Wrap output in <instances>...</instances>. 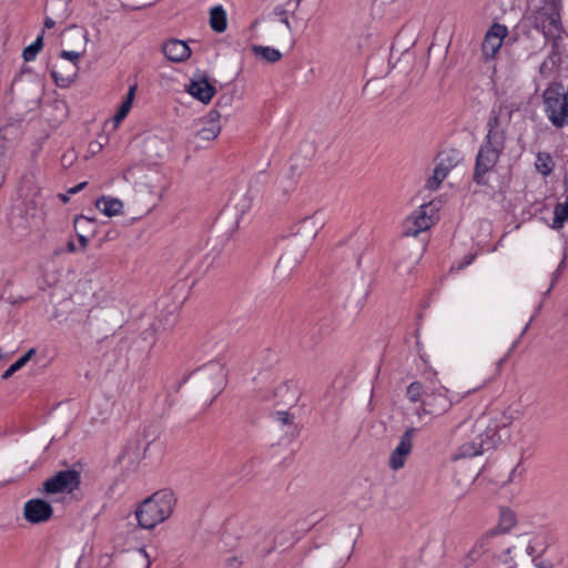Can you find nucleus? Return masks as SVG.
Listing matches in <instances>:
<instances>
[{
  "instance_id": "obj_45",
  "label": "nucleus",
  "mask_w": 568,
  "mask_h": 568,
  "mask_svg": "<svg viewBox=\"0 0 568 568\" xmlns=\"http://www.w3.org/2000/svg\"><path fill=\"white\" fill-rule=\"evenodd\" d=\"M134 559L142 561L144 565V568L149 567V565H150L148 555L144 549H139V551L134 555Z\"/></svg>"
},
{
  "instance_id": "obj_21",
  "label": "nucleus",
  "mask_w": 568,
  "mask_h": 568,
  "mask_svg": "<svg viewBox=\"0 0 568 568\" xmlns=\"http://www.w3.org/2000/svg\"><path fill=\"white\" fill-rule=\"evenodd\" d=\"M484 444L479 439H475V433L473 428H470V434L468 439L463 443L453 455V459H462V458H471L486 453L484 449Z\"/></svg>"
},
{
  "instance_id": "obj_34",
  "label": "nucleus",
  "mask_w": 568,
  "mask_h": 568,
  "mask_svg": "<svg viewBox=\"0 0 568 568\" xmlns=\"http://www.w3.org/2000/svg\"><path fill=\"white\" fill-rule=\"evenodd\" d=\"M426 390L427 388L425 389L420 382H413L407 387L406 396L413 403H423V398L425 396Z\"/></svg>"
},
{
  "instance_id": "obj_15",
  "label": "nucleus",
  "mask_w": 568,
  "mask_h": 568,
  "mask_svg": "<svg viewBox=\"0 0 568 568\" xmlns=\"http://www.w3.org/2000/svg\"><path fill=\"white\" fill-rule=\"evenodd\" d=\"M416 433V428L408 427L405 433L400 436L397 447L393 450L389 456L388 465L393 470H398L404 467L407 456L410 454L413 448V438Z\"/></svg>"
},
{
  "instance_id": "obj_29",
  "label": "nucleus",
  "mask_w": 568,
  "mask_h": 568,
  "mask_svg": "<svg viewBox=\"0 0 568 568\" xmlns=\"http://www.w3.org/2000/svg\"><path fill=\"white\" fill-rule=\"evenodd\" d=\"M555 168V162L550 154L539 152L536 155L535 169L542 175H549Z\"/></svg>"
},
{
  "instance_id": "obj_48",
  "label": "nucleus",
  "mask_w": 568,
  "mask_h": 568,
  "mask_svg": "<svg viewBox=\"0 0 568 568\" xmlns=\"http://www.w3.org/2000/svg\"><path fill=\"white\" fill-rule=\"evenodd\" d=\"M87 184H88V182L84 181V182L77 184L73 187H70L68 190V194H77L78 192L82 191L87 186Z\"/></svg>"
},
{
  "instance_id": "obj_25",
  "label": "nucleus",
  "mask_w": 568,
  "mask_h": 568,
  "mask_svg": "<svg viewBox=\"0 0 568 568\" xmlns=\"http://www.w3.org/2000/svg\"><path fill=\"white\" fill-rule=\"evenodd\" d=\"M293 534L291 529L286 528H277L275 531V536L270 547L264 548L265 555H270L278 547L288 548L293 545Z\"/></svg>"
},
{
  "instance_id": "obj_11",
  "label": "nucleus",
  "mask_w": 568,
  "mask_h": 568,
  "mask_svg": "<svg viewBox=\"0 0 568 568\" xmlns=\"http://www.w3.org/2000/svg\"><path fill=\"white\" fill-rule=\"evenodd\" d=\"M448 389L444 386L427 388L423 398L422 410L425 415L442 416L447 413L454 400L447 395Z\"/></svg>"
},
{
  "instance_id": "obj_33",
  "label": "nucleus",
  "mask_w": 568,
  "mask_h": 568,
  "mask_svg": "<svg viewBox=\"0 0 568 568\" xmlns=\"http://www.w3.org/2000/svg\"><path fill=\"white\" fill-rule=\"evenodd\" d=\"M43 48V34H40L31 44L26 47L22 52V58L24 61H32L36 59L37 54Z\"/></svg>"
},
{
  "instance_id": "obj_22",
  "label": "nucleus",
  "mask_w": 568,
  "mask_h": 568,
  "mask_svg": "<svg viewBox=\"0 0 568 568\" xmlns=\"http://www.w3.org/2000/svg\"><path fill=\"white\" fill-rule=\"evenodd\" d=\"M439 162L436 168L443 171L445 174H448L452 169H454L460 161L462 155L460 152L456 149L444 150L438 154Z\"/></svg>"
},
{
  "instance_id": "obj_9",
  "label": "nucleus",
  "mask_w": 568,
  "mask_h": 568,
  "mask_svg": "<svg viewBox=\"0 0 568 568\" xmlns=\"http://www.w3.org/2000/svg\"><path fill=\"white\" fill-rule=\"evenodd\" d=\"M503 152L483 144L476 156L473 181L489 186L487 174L494 170Z\"/></svg>"
},
{
  "instance_id": "obj_56",
  "label": "nucleus",
  "mask_w": 568,
  "mask_h": 568,
  "mask_svg": "<svg viewBox=\"0 0 568 568\" xmlns=\"http://www.w3.org/2000/svg\"><path fill=\"white\" fill-rule=\"evenodd\" d=\"M125 118L123 115H120L119 113H115L113 116L114 125L118 126Z\"/></svg>"
},
{
  "instance_id": "obj_24",
  "label": "nucleus",
  "mask_w": 568,
  "mask_h": 568,
  "mask_svg": "<svg viewBox=\"0 0 568 568\" xmlns=\"http://www.w3.org/2000/svg\"><path fill=\"white\" fill-rule=\"evenodd\" d=\"M537 537L540 539L535 546V551L544 554L549 546L554 545L557 540L556 528L552 525L540 526L538 528Z\"/></svg>"
},
{
  "instance_id": "obj_55",
  "label": "nucleus",
  "mask_w": 568,
  "mask_h": 568,
  "mask_svg": "<svg viewBox=\"0 0 568 568\" xmlns=\"http://www.w3.org/2000/svg\"><path fill=\"white\" fill-rule=\"evenodd\" d=\"M67 252H69V253H74V252H77V246H75V244H74V242H73V241H69V242L67 243Z\"/></svg>"
},
{
  "instance_id": "obj_5",
  "label": "nucleus",
  "mask_w": 568,
  "mask_h": 568,
  "mask_svg": "<svg viewBox=\"0 0 568 568\" xmlns=\"http://www.w3.org/2000/svg\"><path fill=\"white\" fill-rule=\"evenodd\" d=\"M349 555L338 551L333 545L315 546L310 548L303 559V568H343Z\"/></svg>"
},
{
  "instance_id": "obj_51",
  "label": "nucleus",
  "mask_w": 568,
  "mask_h": 568,
  "mask_svg": "<svg viewBox=\"0 0 568 568\" xmlns=\"http://www.w3.org/2000/svg\"><path fill=\"white\" fill-rule=\"evenodd\" d=\"M302 0H290L286 3V7H292V11L294 12L300 7Z\"/></svg>"
},
{
  "instance_id": "obj_16",
  "label": "nucleus",
  "mask_w": 568,
  "mask_h": 568,
  "mask_svg": "<svg viewBox=\"0 0 568 568\" xmlns=\"http://www.w3.org/2000/svg\"><path fill=\"white\" fill-rule=\"evenodd\" d=\"M507 36V28L499 23H494L487 31L481 43V52L486 60L493 58L503 44V39Z\"/></svg>"
},
{
  "instance_id": "obj_50",
  "label": "nucleus",
  "mask_w": 568,
  "mask_h": 568,
  "mask_svg": "<svg viewBox=\"0 0 568 568\" xmlns=\"http://www.w3.org/2000/svg\"><path fill=\"white\" fill-rule=\"evenodd\" d=\"M536 568H555V565L551 561L542 560L538 564H535Z\"/></svg>"
},
{
  "instance_id": "obj_2",
  "label": "nucleus",
  "mask_w": 568,
  "mask_h": 568,
  "mask_svg": "<svg viewBox=\"0 0 568 568\" xmlns=\"http://www.w3.org/2000/svg\"><path fill=\"white\" fill-rule=\"evenodd\" d=\"M176 498L170 489H161L139 504L135 510L138 524L143 529H152L166 520L173 513Z\"/></svg>"
},
{
  "instance_id": "obj_17",
  "label": "nucleus",
  "mask_w": 568,
  "mask_h": 568,
  "mask_svg": "<svg viewBox=\"0 0 568 568\" xmlns=\"http://www.w3.org/2000/svg\"><path fill=\"white\" fill-rule=\"evenodd\" d=\"M276 405L293 407L300 399V389L292 381L283 382L273 390Z\"/></svg>"
},
{
  "instance_id": "obj_13",
  "label": "nucleus",
  "mask_w": 568,
  "mask_h": 568,
  "mask_svg": "<svg viewBox=\"0 0 568 568\" xmlns=\"http://www.w3.org/2000/svg\"><path fill=\"white\" fill-rule=\"evenodd\" d=\"M53 516L52 505L41 498L28 500L23 506L24 519L33 525L47 523Z\"/></svg>"
},
{
  "instance_id": "obj_54",
  "label": "nucleus",
  "mask_w": 568,
  "mask_h": 568,
  "mask_svg": "<svg viewBox=\"0 0 568 568\" xmlns=\"http://www.w3.org/2000/svg\"><path fill=\"white\" fill-rule=\"evenodd\" d=\"M55 26V21L50 18V17H47L45 20H44V27L48 28V29H51Z\"/></svg>"
},
{
  "instance_id": "obj_32",
  "label": "nucleus",
  "mask_w": 568,
  "mask_h": 568,
  "mask_svg": "<svg viewBox=\"0 0 568 568\" xmlns=\"http://www.w3.org/2000/svg\"><path fill=\"white\" fill-rule=\"evenodd\" d=\"M415 229L412 231L413 235H417L422 231L429 229V219L426 216L425 205L419 206V210L414 215Z\"/></svg>"
},
{
  "instance_id": "obj_59",
  "label": "nucleus",
  "mask_w": 568,
  "mask_h": 568,
  "mask_svg": "<svg viewBox=\"0 0 568 568\" xmlns=\"http://www.w3.org/2000/svg\"><path fill=\"white\" fill-rule=\"evenodd\" d=\"M13 375V373L11 371H9V368L2 374V379H8L9 377H11Z\"/></svg>"
},
{
  "instance_id": "obj_26",
  "label": "nucleus",
  "mask_w": 568,
  "mask_h": 568,
  "mask_svg": "<svg viewBox=\"0 0 568 568\" xmlns=\"http://www.w3.org/2000/svg\"><path fill=\"white\" fill-rule=\"evenodd\" d=\"M75 233L88 234L94 236L97 234V220L83 214L77 215L73 220Z\"/></svg>"
},
{
  "instance_id": "obj_63",
  "label": "nucleus",
  "mask_w": 568,
  "mask_h": 568,
  "mask_svg": "<svg viewBox=\"0 0 568 568\" xmlns=\"http://www.w3.org/2000/svg\"><path fill=\"white\" fill-rule=\"evenodd\" d=\"M466 428H467V423H463L458 427V429H466Z\"/></svg>"
},
{
  "instance_id": "obj_12",
  "label": "nucleus",
  "mask_w": 568,
  "mask_h": 568,
  "mask_svg": "<svg viewBox=\"0 0 568 568\" xmlns=\"http://www.w3.org/2000/svg\"><path fill=\"white\" fill-rule=\"evenodd\" d=\"M62 37L65 40L77 41L79 43V50H62L59 57L69 61V64H77V67H79L80 59L85 52V44L88 42L87 31L77 26H72L63 31Z\"/></svg>"
},
{
  "instance_id": "obj_27",
  "label": "nucleus",
  "mask_w": 568,
  "mask_h": 568,
  "mask_svg": "<svg viewBox=\"0 0 568 568\" xmlns=\"http://www.w3.org/2000/svg\"><path fill=\"white\" fill-rule=\"evenodd\" d=\"M210 26L215 32H224L227 27L226 11L219 4L210 10Z\"/></svg>"
},
{
  "instance_id": "obj_8",
  "label": "nucleus",
  "mask_w": 568,
  "mask_h": 568,
  "mask_svg": "<svg viewBox=\"0 0 568 568\" xmlns=\"http://www.w3.org/2000/svg\"><path fill=\"white\" fill-rule=\"evenodd\" d=\"M535 28L540 29L545 41L559 38L562 27L556 0L535 11Z\"/></svg>"
},
{
  "instance_id": "obj_23",
  "label": "nucleus",
  "mask_w": 568,
  "mask_h": 568,
  "mask_svg": "<svg viewBox=\"0 0 568 568\" xmlns=\"http://www.w3.org/2000/svg\"><path fill=\"white\" fill-rule=\"evenodd\" d=\"M95 207L104 215L111 217L121 213L123 203L121 200L102 195L95 201Z\"/></svg>"
},
{
  "instance_id": "obj_58",
  "label": "nucleus",
  "mask_w": 568,
  "mask_h": 568,
  "mask_svg": "<svg viewBox=\"0 0 568 568\" xmlns=\"http://www.w3.org/2000/svg\"><path fill=\"white\" fill-rule=\"evenodd\" d=\"M21 369V367L14 362L9 366V371H11L13 374Z\"/></svg>"
},
{
  "instance_id": "obj_19",
  "label": "nucleus",
  "mask_w": 568,
  "mask_h": 568,
  "mask_svg": "<svg viewBox=\"0 0 568 568\" xmlns=\"http://www.w3.org/2000/svg\"><path fill=\"white\" fill-rule=\"evenodd\" d=\"M79 67L64 62L54 63L50 70L54 83L59 88H68L77 78Z\"/></svg>"
},
{
  "instance_id": "obj_7",
  "label": "nucleus",
  "mask_w": 568,
  "mask_h": 568,
  "mask_svg": "<svg viewBox=\"0 0 568 568\" xmlns=\"http://www.w3.org/2000/svg\"><path fill=\"white\" fill-rule=\"evenodd\" d=\"M517 110L504 112V106L493 109L487 122L488 132L485 138V145L503 152L506 140V126Z\"/></svg>"
},
{
  "instance_id": "obj_1",
  "label": "nucleus",
  "mask_w": 568,
  "mask_h": 568,
  "mask_svg": "<svg viewBox=\"0 0 568 568\" xmlns=\"http://www.w3.org/2000/svg\"><path fill=\"white\" fill-rule=\"evenodd\" d=\"M324 220L320 212L306 216L293 226L290 236L284 239V253L275 266V274L278 277H286L297 267L311 245L312 241L323 227Z\"/></svg>"
},
{
  "instance_id": "obj_38",
  "label": "nucleus",
  "mask_w": 568,
  "mask_h": 568,
  "mask_svg": "<svg viewBox=\"0 0 568 568\" xmlns=\"http://www.w3.org/2000/svg\"><path fill=\"white\" fill-rule=\"evenodd\" d=\"M446 176L447 174L435 166L433 175L426 182V187L430 191L437 190Z\"/></svg>"
},
{
  "instance_id": "obj_30",
  "label": "nucleus",
  "mask_w": 568,
  "mask_h": 568,
  "mask_svg": "<svg viewBox=\"0 0 568 568\" xmlns=\"http://www.w3.org/2000/svg\"><path fill=\"white\" fill-rule=\"evenodd\" d=\"M275 419L283 425H286L288 429L286 430V435H290L291 437L298 436V427L294 423V416L285 410H277L275 414Z\"/></svg>"
},
{
  "instance_id": "obj_43",
  "label": "nucleus",
  "mask_w": 568,
  "mask_h": 568,
  "mask_svg": "<svg viewBox=\"0 0 568 568\" xmlns=\"http://www.w3.org/2000/svg\"><path fill=\"white\" fill-rule=\"evenodd\" d=\"M221 113L214 109L211 110L206 115V123L205 124H220Z\"/></svg>"
},
{
  "instance_id": "obj_62",
  "label": "nucleus",
  "mask_w": 568,
  "mask_h": 568,
  "mask_svg": "<svg viewBox=\"0 0 568 568\" xmlns=\"http://www.w3.org/2000/svg\"><path fill=\"white\" fill-rule=\"evenodd\" d=\"M527 552H528V555L532 554V546L531 545L527 546Z\"/></svg>"
},
{
  "instance_id": "obj_28",
  "label": "nucleus",
  "mask_w": 568,
  "mask_h": 568,
  "mask_svg": "<svg viewBox=\"0 0 568 568\" xmlns=\"http://www.w3.org/2000/svg\"><path fill=\"white\" fill-rule=\"evenodd\" d=\"M516 524V516L514 511L508 508L500 509L498 525L491 530L493 535L508 532Z\"/></svg>"
},
{
  "instance_id": "obj_10",
  "label": "nucleus",
  "mask_w": 568,
  "mask_h": 568,
  "mask_svg": "<svg viewBox=\"0 0 568 568\" xmlns=\"http://www.w3.org/2000/svg\"><path fill=\"white\" fill-rule=\"evenodd\" d=\"M81 485V473L74 468L60 470L43 483L47 494L72 493Z\"/></svg>"
},
{
  "instance_id": "obj_6",
  "label": "nucleus",
  "mask_w": 568,
  "mask_h": 568,
  "mask_svg": "<svg viewBox=\"0 0 568 568\" xmlns=\"http://www.w3.org/2000/svg\"><path fill=\"white\" fill-rule=\"evenodd\" d=\"M471 428L475 433V439L483 442L486 452L496 449L501 444L503 437L508 436L507 427L505 425L500 427L498 422L487 414L479 416Z\"/></svg>"
},
{
  "instance_id": "obj_52",
  "label": "nucleus",
  "mask_w": 568,
  "mask_h": 568,
  "mask_svg": "<svg viewBox=\"0 0 568 568\" xmlns=\"http://www.w3.org/2000/svg\"><path fill=\"white\" fill-rule=\"evenodd\" d=\"M248 526H250V528H252V529H256V534H262V537H263V538L265 537L266 532H265V531H262V527H258V524H257V523L253 521V523H251Z\"/></svg>"
},
{
  "instance_id": "obj_39",
  "label": "nucleus",
  "mask_w": 568,
  "mask_h": 568,
  "mask_svg": "<svg viewBox=\"0 0 568 568\" xmlns=\"http://www.w3.org/2000/svg\"><path fill=\"white\" fill-rule=\"evenodd\" d=\"M158 0H121L122 7L130 10H141L152 6Z\"/></svg>"
},
{
  "instance_id": "obj_53",
  "label": "nucleus",
  "mask_w": 568,
  "mask_h": 568,
  "mask_svg": "<svg viewBox=\"0 0 568 568\" xmlns=\"http://www.w3.org/2000/svg\"><path fill=\"white\" fill-rule=\"evenodd\" d=\"M529 20L530 18L525 16L519 24V29H521L524 32L526 31Z\"/></svg>"
},
{
  "instance_id": "obj_40",
  "label": "nucleus",
  "mask_w": 568,
  "mask_h": 568,
  "mask_svg": "<svg viewBox=\"0 0 568 568\" xmlns=\"http://www.w3.org/2000/svg\"><path fill=\"white\" fill-rule=\"evenodd\" d=\"M290 8H291V7L284 8V7H282V6H277V7H275V8H274V10H273V13H274L276 17H280L281 22L285 24V27H286V29H287L288 31H291V30H292L291 22H290L288 17H287V14H288V12H290Z\"/></svg>"
},
{
  "instance_id": "obj_31",
  "label": "nucleus",
  "mask_w": 568,
  "mask_h": 568,
  "mask_svg": "<svg viewBox=\"0 0 568 568\" xmlns=\"http://www.w3.org/2000/svg\"><path fill=\"white\" fill-rule=\"evenodd\" d=\"M252 51L255 55H261L265 61L271 63H275L282 58V53L271 47L253 45Z\"/></svg>"
},
{
  "instance_id": "obj_64",
  "label": "nucleus",
  "mask_w": 568,
  "mask_h": 568,
  "mask_svg": "<svg viewBox=\"0 0 568 568\" xmlns=\"http://www.w3.org/2000/svg\"><path fill=\"white\" fill-rule=\"evenodd\" d=\"M222 99H223V98H221V99L217 101L216 106H220V105L222 104Z\"/></svg>"
},
{
  "instance_id": "obj_61",
  "label": "nucleus",
  "mask_w": 568,
  "mask_h": 568,
  "mask_svg": "<svg viewBox=\"0 0 568 568\" xmlns=\"http://www.w3.org/2000/svg\"><path fill=\"white\" fill-rule=\"evenodd\" d=\"M531 323H532V316L529 318V321H528V323H527V325H526V327H525L524 332H526V331L528 329V327H529V325H530Z\"/></svg>"
},
{
  "instance_id": "obj_20",
  "label": "nucleus",
  "mask_w": 568,
  "mask_h": 568,
  "mask_svg": "<svg viewBox=\"0 0 568 568\" xmlns=\"http://www.w3.org/2000/svg\"><path fill=\"white\" fill-rule=\"evenodd\" d=\"M163 54L172 62L185 61L191 55V49L186 42L178 39H170L162 45Z\"/></svg>"
},
{
  "instance_id": "obj_14",
  "label": "nucleus",
  "mask_w": 568,
  "mask_h": 568,
  "mask_svg": "<svg viewBox=\"0 0 568 568\" xmlns=\"http://www.w3.org/2000/svg\"><path fill=\"white\" fill-rule=\"evenodd\" d=\"M186 92L194 99L207 104L216 93L215 87L205 73H195L186 85Z\"/></svg>"
},
{
  "instance_id": "obj_3",
  "label": "nucleus",
  "mask_w": 568,
  "mask_h": 568,
  "mask_svg": "<svg viewBox=\"0 0 568 568\" xmlns=\"http://www.w3.org/2000/svg\"><path fill=\"white\" fill-rule=\"evenodd\" d=\"M545 112L550 123L557 128L568 126V87L551 83L542 94Z\"/></svg>"
},
{
  "instance_id": "obj_49",
  "label": "nucleus",
  "mask_w": 568,
  "mask_h": 568,
  "mask_svg": "<svg viewBox=\"0 0 568 568\" xmlns=\"http://www.w3.org/2000/svg\"><path fill=\"white\" fill-rule=\"evenodd\" d=\"M226 566L230 568H239L241 566V562L236 557H231L226 560Z\"/></svg>"
},
{
  "instance_id": "obj_18",
  "label": "nucleus",
  "mask_w": 568,
  "mask_h": 568,
  "mask_svg": "<svg viewBox=\"0 0 568 568\" xmlns=\"http://www.w3.org/2000/svg\"><path fill=\"white\" fill-rule=\"evenodd\" d=\"M202 374L207 379V386L212 388L216 397L223 389L226 379L224 367L220 363H209L202 368Z\"/></svg>"
},
{
  "instance_id": "obj_4",
  "label": "nucleus",
  "mask_w": 568,
  "mask_h": 568,
  "mask_svg": "<svg viewBox=\"0 0 568 568\" xmlns=\"http://www.w3.org/2000/svg\"><path fill=\"white\" fill-rule=\"evenodd\" d=\"M10 91L14 99L26 103L29 109L38 106L43 97V85L40 79L27 70H22L14 78Z\"/></svg>"
},
{
  "instance_id": "obj_46",
  "label": "nucleus",
  "mask_w": 568,
  "mask_h": 568,
  "mask_svg": "<svg viewBox=\"0 0 568 568\" xmlns=\"http://www.w3.org/2000/svg\"><path fill=\"white\" fill-rule=\"evenodd\" d=\"M77 236H78V240H79L82 251H84L87 248L90 237H93L92 235L80 234V233H77Z\"/></svg>"
},
{
  "instance_id": "obj_42",
  "label": "nucleus",
  "mask_w": 568,
  "mask_h": 568,
  "mask_svg": "<svg viewBox=\"0 0 568 568\" xmlns=\"http://www.w3.org/2000/svg\"><path fill=\"white\" fill-rule=\"evenodd\" d=\"M37 353L36 348H30L28 352H26L21 357H19L16 363L22 368L30 359L31 357Z\"/></svg>"
},
{
  "instance_id": "obj_44",
  "label": "nucleus",
  "mask_w": 568,
  "mask_h": 568,
  "mask_svg": "<svg viewBox=\"0 0 568 568\" xmlns=\"http://www.w3.org/2000/svg\"><path fill=\"white\" fill-rule=\"evenodd\" d=\"M6 159H7V146H6L4 140L2 139V140H0V173H3L2 168L6 164Z\"/></svg>"
},
{
  "instance_id": "obj_60",
  "label": "nucleus",
  "mask_w": 568,
  "mask_h": 568,
  "mask_svg": "<svg viewBox=\"0 0 568 568\" xmlns=\"http://www.w3.org/2000/svg\"><path fill=\"white\" fill-rule=\"evenodd\" d=\"M59 197L60 200L63 202V203H67L69 201V194H59Z\"/></svg>"
},
{
  "instance_id": "obj_57",
  "label": "nucleus",
  "mask_w": 568,
  "mask_h": 568,
  "mask_svg": "<svg viewBox=\"0 0 568 568\" xmlns=\"http://www.w3.org/2000/svg\"><path fill=\"white\" fill-rule=\"evenodd\" d=\"M21 369V367L14 362L9 366V371H11L13 374Z\"/></svg>"
},
{
  "instance_id": "obj_47",
  "label": "nucleus",
  "mask_w": 568,
  "mask_h": 568,
  "mask_svg": "<svg viewBox=\"0 0 568 568\" xmlns=\"http://www.w3.org/2000/svg\"><path fill=\"white\" fill-rule=\"evenodd\" d=\"M475 256L473 254H467L463 257V260L459 262V265H458V270H462L466 266H468L469 264L473 263Z\"/></svg>"
},
{
  "instance_id": "obj_37",
  "label": "nucleus",
  "mask_w": 568,
  "mask_h": 568,
  "mask_svg": "<svg viewBox=\"0 0 568 568\" xmlns=\"http://www.w3.org/2000/svg\"><path fill=\"white\" fill-rule=\"evenodd\" d=\"M530 101H531V97L528 98V101L520 102L517 105L511 104L510 106H504V112H507L509 110H517L514 113V115H516L518 113L524 119H532V110L530 109Z\"/></svg>"
},
{
  "instance_id": "obj_41",
  "label": "nucleus",
  "mask_w": 568,
  "mask_h": 568,
  "mask_svg": "<svg viewBox=\"0 0 568 568\" xmlns=\"http://www.w3.org/2000/svg\"><path fill=\"white\" fill-rule=\"evenodd\" d=\"M71 0H55V3L54 6L57 7V9L59 10V14H57L58 18H60L61 20H64L68 18L69 13H68V7H69V2Z\"/></svg>"
},
{
  "instance_id": "obj_36",
  "label": "nucleus",
  "mask_w": 568,
  "mask_h": 568,
  "mask_svg": "<svg viewBox=\"0 0 568 568\" xmlns=\"http://www.w3.org/2000/svg\"><path fill=\"white\" fill-rule=\"evenodd\" d=\"M221 132V125L220 124H205L203 128L197 130L196 138L203 141H212L214 140L219 133Z\"/></svg>"
},
{
  "instance_id": "obj_35",
  "label": "nucleus",
  "mask_w": 568,
  "mask_h": 568,
  "mask_svg": "<svg viewBox=\"0 0 568 568\" xmlns=\"http://www.w3.org/2000/svg\"><path fill=\"white\" fill-rule=\"evenodd\" d=\"M136 89H138V83L136 82H134L133 84L130 85V88L128 90V93L125 95V99L121 103V105H120L119 110L116 111V113H119L120 115H123L124 118H126V115L129 114V112H130V110L132 108Z\"/></svg>"
}]
</instances>
